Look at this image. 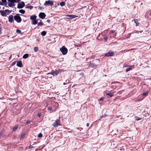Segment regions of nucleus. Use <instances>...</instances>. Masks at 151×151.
<instances>
[{
  "label": "nucleus",
  "instance_id": "obj_1",
  "mask_svg": "<svg viewBox=\"0 0 151 151\" xmlns=\"http://www.w3.org/2000/svg\"><path fill=\"white\" fill-rule=\"evenodd\" d=\"M61 72V71H60V69H58L55 70H51V72L48 73L47 74H51L54 76H57Z\"/></svg>",
  "mask_w": 151,
  "mask_h": 151
},
{
  "label": "nucleus",
  "instance_id": "obj_2",
  "mask_svg": "<svg viewBox=\"0 0 151 151\" xmlns=\"http://www.w3.org/2000/svg\"><path fill=\"white\" fill-rule=\"evenodd\" d=\"M20 15L22 16H24L22 14H17L14 17V19L18 23H20L22 21V19L19 16Z\"/></svg>",
  "mask_w": 151,
  "mask_h": 151
},
{
  "label": "nucleus",
  "instance_id": "obj_3",
  "mask_svg": "<svg viewBox=\"0 0 151 151\" xmlns=\"http://www.w3.org/2000/svg\"><path fill=\"white\" fill-rule=\"evenodd\" d=\"M60 50L63 55H65L68 52V49L65 46H63L60 48Z\"/></svg>",
  "mask_w": 151,
  "mask_h": 151
},
{
  "label": "nucleus",
  "instance_id": "obj_4",
  "mask_svg": "<svg viewBox=\"0 0 151 151\" xmlns=\"http://www.w3.org/2000/svg\"><path fill=\"white\" fill-rule=\"evenodd\" d=\"M8 1L9 2L8 4V6L9 7H13L15 5L14 4L15 2L14 0H8Z\"/></svg>",
  "mask_w": 151,
  "mask_h": 151
},
{
  "label": "nucleus",
  "instance_id": "obj_5",
  "mask_svg": "<svg viewBox=\"0 0 151 151\" xmlns=\"http://www.w3.org/2000/svg\"><path fill=\"white\" fill-rule=\"evenodd\" d=\"M65 18L67 19H70L74 18L77 17V16L75 15H65Z\"/></svg>",
  "mask_w": 151,
  "mask_h": 151
},
{
  "label": "nucleus",
  "instance_id": "obj_6",
  "mask_svg": "<svg viewBox=\"0 0 151 151\" xmlns=\"http://www.w3.org/2000/svg\"><path fill=\"white\" fill-rule=\"evenodd\" d=\"M60 121L57 119L54 122V123L52 124L53 126L54 127H57L59 126H61Z\"/></svg>",
  "mask_w": 151,
  "mask_h": 151
},
{
  "label": "nucleus",
  "instance_id": "obj_7",
  "mask_svg": "<svg viewBox=\"0 0 151 151\" xmlns=\"http://www.w3.org/2000/svg\"><path fill=\"white\" fill-rule=\"evenodd\" d=\"M44 4L45 6H47L48 5L52 6L53 5V1H52L49 0L46 1Z\"/></svg>",
  "mask_w": 151,
  "mask_h": 151
},
{
  "label": "nucleus",
  "instance_id": "obj_8",
  "mask_svg": "<svg viewBox=\"0 0 151 151\" xmlns=\"http://www.w3.org/2000/svg\"><path fill=\"white\" fill-rule=\"evenodd\" d=\"M25 5V3L23 1H21L18 3L17 8L18 9H21L23 8Z\"/></svg>",
  "mask_w": 151,
  "mask_h": 151
},
{
  "label": "nucleus",
  "instance_id": "obj_9",
  "mask_svg": "<svg viewBox=\"0 0 151 151\" xmlns=\"http://www.w3.org/2000/svg\"><path fill=\"white\" fill-rule=\"evenodd\" d=\"M114 53L113 52H108L105 53V56L107 57H111L114 55Z\"/></svg>",
  "mask_w": 151,
  "mask_h": 151
},
{
  "label": "nucleus",
  "instance_id": "obj_10",
  "mask_svg": "<svg viewBox=\"0 0 151 151\" xmlns=\"http://www.w3.org/2000/svg\"><path fill=\"white\" fill-rule=\"evenodd\" d=\"M46 16L45 14L43 12H40L39 15V17L42 19H43Z\"/></svg>",
  "mask_w": 151,
  "mask_h": 151
},
{
  "label": "nucleus",
  "instance_id": "obj_11",
  "mask_svg": "<svg viewBox=\"0 0 151 151\" xmlns=\"http://www.w3.org/2000/svg\"><path fill=\"white\" fill-rule=\"evenodd\" d=\"M9 21L10 23H12L14 21L13 16L12 15H11L9 16L8 18Z\"/></svg>",
  "mask_w": 151,
  "mask_h": 151
},
{
  "label": "nucleus",
  "instance_id": "obj_12",
  "mask_svg": "<svg viewBox=\"0 0 151 151\" xmlns=\"http://www.w3.org/2000/svg\"><path fill=\"white\" fill-rule=\"evenodd\" d=\"M17 65L19 67H22L23 66V65H22V61L21 60H20L17 61Z\"/></svg>",
  "mask_w": 151,
  "mask_h": 151
},
{
  "label": "nucleus",
  "instance_id": "obj_13",
  "mask_svg": "<svg viewBox=\"0 0 151 151\" xmlns=\"http://www.w3.org/2000/svg\"><path fill=\"white\" fill-rule=\"evenodd\" d=\"M0 13H1V15L2 16L6 17V16L7 15L6 12H5V10H4V11L0 10Z\"/></svg>",
  "mask_w": 151,
  "mask_h": 151
},
{
  "label": "nucleus",
  "instance_id": "obj_14",
  "mask_svg": "<svg viewBox=\"0 0 151 151\" xmlns=\"http://www.w3.org/2000/svg\"><path fill=\"white\" fill-rule=\"evenodd\" d=\"M134 65H130L129 66V67L127 68L126 70V72H127L129 70H131L132 68L134 67Z\"/></svg>",
  "mask_w": 151,
  "mask_h": 151
},
{
  "label": "nucleus",
  "instance_id": "obj_15",
  "mask_svg": "<svg viewBox=\"0 0 151 151\" xmlns=\"http://www.w3.org/2000/svg\"><path fill=\"white\" fill-rule=\"evenodd\" d=\"M97 65L94 63H90L89 64V66L93 68H95L97 67Z\"/></svg>",
  "mask_w": 151,
  "mask_h": 151
},
{
  "label": "nucleus",
  "instance_id": "obj_16",
  "mask_svg": "<svg viewBox=\"0 0 151 151\" xmlns=\"http://www.w3.org/2000/svg\"><path fill=\"white\" fill-rule=\"evenodd\" d=\"M25 133H22L20 139L21 140H22L25 137Z\"/></svg>",
  "mask_w": 151,
  "mask_h": 151
},
{
  "label": "nucleus",
  "instance_id": "obj_17",
  "mask_svg": "<svg viewBox=\"0 0 151 151\" xmlns=\"http://www.w3.org/2000/svg\"><path fill=\"white\" fill-rule=\"evenodd\" d=\"M37 16L35 15H33L30 16V19L31 20H33L36 19Z\"/></svg>",
  "mask_w": 151,
  "mask_h": 151
},
{
  "label": "nucleus",
  "instance_id": "obj_18",
  "mask_svg": "<svg viewBox=\"0 0 151 151\" xmlns=\"http://www.w3.org/2000/svg\"><path fill=\"white\" fill-rule=\"evenodd\" d=\"M33 21L32 22V24H37L38 22L37 19H35L33 20Z\"/></svg>",
  "mask_w": 151,
  "mask_h": 151
},
{
  "label": "nucleus",
  "instance_id": "obj_19",
  "mask_svg": "<svg viewBox=\"0 0 151 151\" xmlns=\"http://www.w3.org/2000/svg\"><path fill=\"white\" fill-rule=\"evenodd\" d=\"M18 127V125H16V126H15L13 128V130H12V131L13 132H15L17 129Z\"/></svg>",
  "mask_w": 151,
  "mask_h": 151
},
{
  "label": "nucleus",
  "instance_id": "obj_20",
  "mask_svg": "<svg viewBox=\"0 0 151 151\" xmlns=\"http://www.w3.org/2000/svg\"><path fill=\"white\" fill-rule=\"evenodd\" d=\"M12 11V10H10L8 9L5 10V12H6V13H7V14H10Z\"/></svg>",
  "mask_w": 151,
  "mask_h": 151
},
{
  "label": "nucleus",
  "instance_id": "obj_21",
  "mask_svg": "<svg viewBox=\"0 0 151 151\" xmlns=\"http://www.w3.org/2000/svg\"><path fill=\"white\" fill-rule=\"evenodd\" d=\"M1 2L3 3V5H7V4L6 0H1Z\"/></svg>",
  "mask_w": 151,
  "mask_h": 151
},
{
  "label": "nucleus",
  "instance_id": "obj_22",
  "mask_svg": "<svg viewBox=\"0 0 151 151\" xmlns=\"http://www.w3.org/2000/svg\"><path fill=\"white\" fill-rule=\"evenodd\" d=\"M106 95H108L110 97H111L114 96V94L113 93L109 92L107 93V94H106Z\"/></svg>",
  "mask_w": 151,
  "mask_h": 151
},
{
  "label": "nucleus",
  "instance_id": "obj_23",
  "mask_svg": "<svg viewBox=\"0 0 151 151\" xmlns=\"http://www.w3.org/2000/svg\"><path fill=\"white\" fill-rule=\"evenodd\" d=\"M28 56L29 55L28 54H25L23 55V58L24 59H26L28 57Z\"/></svg>",
  "mask_w": 151,
  "mask_h": 151
},
{
  "label": "nucleus",
  "instance_id": "obj_24",
  "mask_svg": "<svg viewBox=\"0 0 151 151\" xmlns=\"http://www.w3.org/2000/svg\"><path fill=\"white\" fill-rule=\"evenodd\" d=\"M46 34V32L45 31H43L41 32V35L43 36H45Z\"/></svg>",
  "mask_w": 151,
  "mask_h": 151
},
{
  "label": "nucleus",
  "instance_id": "obj_25",
  "mask_svg": "<svg viewBox=\"0 0 151 151\" xmlns=\"http://www.w3.org/2000/svg\"><path fill=\"white\" fill-rule=\"evenodd\" d=\"M43 25V23L42 22L41 20H40V22H39L38 23H37L38 26H39V25L42 26Z\"/></svg>",
  "mask_w": 151,
  "mask_h": 151
},
{
  "label": "nucleus",
  "instance_id": "obj_26",
  "mask_svg": "<svg viewBox=\"0 0 151 151\" xmlns=\"http://www.w3.org/2000/svg\"><path fill=\"white\" fill-rule=\"evenodd\" d=\"M19 12L21 14H24L25 13V11L23 9L20 10L19 11Z\"/></svg>",
  "mask_w": 151,
  "mask_h": 151
},
{
  "label": "nucleus",
  "instance_id": "obj_27",
  "mask_svg": "<svg viewBox=\"0 0 151 151\" xmlns=\"http://www.w3.org/2000/svg\"><path fill=\"white\" fill-rule=\"evenodd\" d=\"M65 2H64V1H63L61 3H60V5L61 6H64L65 5Z\"/></svg>",
  "mask_w": 151,
  "mask_h": 151
},
{
  "label": "nucleus",
  "instance_id": "obj_28",
  "mask_svg": "<svg viewBox=\"0 0 151 151\" xmlns=\"http://www.w3.org/2000/svg\"><path fill=\"white\" fill-rule=\"evenodd\" d=\"M148 92H149L146 91L145 93H142V96H147Z\"/></svg>",
  "mask_w": 151,
  "mask_h": 151
},
{
  "label": "nucleus",
  "instance_id": "obj_29",
  "mask_svg": "<svg viewBox=\"0 0 151 151\" xmlns=\"http://www.w3.org/2000/svg\"><path fill=\"white\" fill-rule=\"evenodd\" d=\"M38 50V47H36L34 48V50L35 52H37Z\"/></svg>",
  "mask_w": 151,
  "mask_h": 151
},
{
  "label": "nucleus",
  "instance_id": "obj_30",
  "mask_svg": "<svg viewBox=\"0 0 151 151\" xmlns=\"http://www.w3.org/2000/svg\"><path fill=\"white\" fill-rule=\"evenodd\" d=\"M26 8H27L29 9H32L33 8V7L32 6H27L26 7Z\"/></svg>",
  "mask_w": 151,
  "mask_h": 151
},
{
  "label": "nucleus",
  "instance_id": "obj_31",
  "mask_svg": "<svg viewBox=\"0 0 151 151\" xmlns=\"http://www.w3.org/2000/svg\"><path fill=\"white\" fill-rule=\"evenodd\" d=\"M135 24H139V23L137 22V20L136 19H134L133 20Z\"/></svg>",
  "mask_w": 151,
  "mask_h": 151
},
{
  "label": "nucleus",
  "instance_id": "obj_32",
  "mask_svg": "<svg viewBox=\"0 0 151 151\" xmlns=\"http://www.w3.org/2000/svg\"><path fill=\"white\" fill-rule=\"evenodd\" d=\"M124 91L123 90H122V91H118L117 93V94H122V93Z\"/></svg>",
  "mask_w": 151,
  "mask_h": 151
},
{
  "label": "nucleus",
  "instance_id": "obj_33",
  "mask_svg": "<svg viewBox=\"0 0 151 151\" xmlns=\"http://www.w3.org/2000/svg\"><path fill=\"white\" fill-rule=\"evenodd\" d=\"M42 136V134L41 133H40L37 136V137H41Z\"/></svg>",
  "mask_w": 151,
  "mask_h": 151
},
{
  "label": "nucleus",
  "instance_id": "obj_34",
  "mask_svg": "<svg viewBox=\"0 0 151 151\" xmlns=\"http://www.w3.org/2000/svg\"><path fill=\"white\" fill-rule=\"evenodd\" d=\"M16 32L18 33H20L21 32V31L19 29H17Z\"/></svg>",
  "mask_w": 151,
  "mask_h": 151
},
{
  "label": "nucleus",
  "instance_id": "obj_35",
  "mask_svg": "<svg viewBox=\"0 0 151 151\" xmlns=\"http://www.w3.org/2000/svg\"><path fill=\"white\" fill-rule=\"evenodd\" d=\"M135 119L137 120H139L141 119L140 118H139L138 117H135Z\"/></svg>",
  "mask_w": 151,
  "mask_h": 151
},
{
  "label": "nucleus",
  "instance_id": "obj_36",
  "mask_svg": "<svg viewBox=\"0 0 151 151\" xmlns=\"http://www.w3.org/2000/svg\"><path fill=\"white\" fill-rule=\"evenodd\" d=\"M108 37L107 36H105L104 37V39L105 41H106L107 40Z\"/></svg>",
  "mask_w": 151,
  "mask_h": 151
},
{
  "label": "nucleus",
  "instance_id": "obj_37",
  "mask_svg": "<svg viewBox=\"0 0 151 151\" xmlns=\"http://www.w3.org/2000/svg\"><path fill=\"white\" fill-rule=\"evenodd\" d=\"M107 116V114H104V115H103L101 117V118L102 117H106Z\"/></svg>",
  "mask_w": 151,
  "mask_h": 151
},
{
  "label": "nucleus",
  "instance_id": "obj_38",
  "mask_svg": "<svg viewBox=\"0 0 151 151\" xmlns=\"http://www.w3.org/2000/svg\"><path fill=\"white\" fill-rule=\"evenodd\" d=\"M41 115V114L40 113H39L37 115V116L39 118L40 117Z\"/></svg>",
  "mask_w": 151,
  "mask_h": 151
},
{
  "label": "nucleus",
  "instance_id": "obj_39",
  "mask_svg": "<svg viewBox=\"0 0 151 151\" xmlns=\"http://www.w3.org/2000/svg\"><path fill=\"white\" fill-rule=\"evenodd\" d=\"M15 3L19 2L21 0H14Z\"/></svg>",
  "mask_w": 151,
  "mask_h": 151
},
{
  "label": "nucleus",
  "instance_id": "obj_40",
  "mask_svg": "<svg viewBox=\"0 0 151 151\" xmlns=\"http://www.w3.org/2000/svg\"><path fill=\"white\" fill-rule=\"evenodd\" d=\"M16 63V61H15V62H13L12 63V64L11 65L12 66L14 65Z\"/></svg>",
  "mask_w": 151,
  "mask_h": 151
},
{
  "label": "nucleus",
  "instance_id": "obj_41",
  "mask_svg": "<svg viewBox=\"0 0 151 151\" xmlns=\"http://www.w3.org/2000/svg\"><path fill=\"white\" fill-rule=\"evenodd\" d=\"M65 82L67 83H68L70 82V81L68 80H66Z\"/></svg>",
  "mask_w": 151,
  "mask_h": 151
},
{
  "label": "nucleus",
  "instance_id": "obj_42",
  "mask_svg": "<svg viewBox=\"0 0 151 151\" xmlns=\"http://www.w3.org/2000/svg\"><path fill=\"white\" fill-rule=\"evenodd\" d=\"M30 122V121H29V120H28L26 122V124L27 125L28 124H29V123Z\"/></svg>",
  "mask_w": 151,
  "mask_h": 151
},
{
  "label": "nucleus",
  "instance_id": "obj_43",
  "mask_svg": "<svg viewBox=\"0 0 151 151\" xmlns=\"http://www.w3.org/2000/svg\"><path fill=\"white\" fill-rule=\"evenodd\" d=\"M47 22H48V23H50V19H47Z\"/></svg>",
  "mask_w": 151,
  "mask_h": 151
},
{
  "label": "nucleus",
  "instance_id": "obj_44",
  "mask_svg": "<svg viewBox=\"0 0 151 151\" xmlns=\"http://www.w3.org/2000/svg\"><path fill=\"white\" fill-rule=\"evenodd\" d=\"M3 134V132H0V137Z\"/></svg>",
  "mask_w": 151,
  "mask_h": 151
},
{
  "label": "nucleus",
  "instance_id": "obj_45",
  "mask_svg": "<svg viewBox=\"0 0 151 151\" xmlns=\"http://www.w3.org/2000/svg\"><path fill=\"white\" fill-rule=\"evenodd\" d=\"M52 109V108L51 107H49L48 109V110H51Z\"/></svg>",
  "mask_w": 151,
  "mask_h": 151
},
{
  "label": "nucleus",
  "instance_id": "obj_46",
  "mask_svg": "<svg viewBox=\"0 0 151 151\" xmlns=\"http://www.w3.org/2000/svg\"><path fill=\"white\" fill-rule=\"evenodd\" d=\"M0 5H3V3H2V2L0 1Z\"/></svg>",
  "mask_w": 151,
  "mask_h": 151
},
{
  "label": "nucleus",
  "instance_id": "obj_47",
  "mask_svg": "<svg viewBox=\"0 0 151 151\" xmlns=\"http://www.w3.org/2000/svg\"><path fill=\"white\" fill-rule=\"evenodd\" d=\"M33 147H34L32 146V145H30L29 147V148H32Z\"/></svg>",
  "mask_w": 151,
  "mask_h": 151
},
{
  "label": "nucleus",
  "instance_id": "obj_48",
  "mask_svg": "<svg viewBox=\"0 0 151 151\" xmlns=\"http://www.w3.org/2000/svg\"><path fill=\"white\" fill-rule=\"evenodd\" d=\"M103 99H104L103 98H101L100 99V101H102L103 100Z\"/></svg>",
  "mask_w": 151,
  "mask_h": 151
},
{
  "label": "nucleus",
  "instance_id": "obj_49",
  "mask_svg": "<svg viewBox=\"0 0 151 151\" xmlns=\"http://www.w3.org/2000/svg\"><path fill=\"white\" fill-rule=\"evenodd\" d=\"M89 124L88 123H87L86 124V126L87 127H88L89 126Z\"/></svg>",
  "mask_w": 151,
  "mask_h": 151
},
{
  "label": "nucleus",
  "instance_id": "obj_50",
  "mask_svg": "<svg viewBox=\"0 0 151 151\" xmlns=\"http://www.w3.org/2000/svg\"><path fill=\"white\" fill-rule=\"evenodd\" d=\"M1 29L0 28V34H1Z\"/></svg>",
  "mask_w": 151,
  "mask_h": 151
},
{
  "label": "nucleus",
  "instance_id": "obj_51",
  "mask_svg": "<svg viewBox=\"0 0 151 151\" xmlns=\"http://www.w3.org/2000/svg\"><path fill=\"white\" fill-rule=\"evenodd\" d=\"M66 84H67V83H66H66L64 82L63 83V84L64 85H65Z\"/></svg>",
  "mask_w": 151,
  "mask_h": 151
},
{
  "label": "nucleus",
  "instance_id": "obj_52",
  "mask_svg": "<svg viewBox=\"0 0 151 151\" xmlns=\"http://www.w3.org/2000/svg\"><path fill=\"white\" fill-rule=\"evenodd\" d=\"M59 4H59V3H58V4H57L58 5H59Z\"/></svg>",
  "mask_w": 151,
  "mask_h": 151
},
{
  "label": "nucleus",
  "instance_id": "obj_53",
  "mask_svg": "<svg viewBox=\"0 0 151 151\" xmlns=\"http://www.w3.org/2000/svg\"><path fill=\"white\" fill-rule=\"evenodd\" d=\"M100 35V34H99V36H98V37H99Z\"/></svg>",
  "mask_w": 151,
  "mask_h": 151
},
{
  "label": "nucleus",
  "instance_id": "obj_54",
  "mask_svg": "<svg viewBox=\"0 0 151 151\" xmlns=\"http://www.w3.org/2000/svg\"><path fill=\"white\" fill-rule=\"evenodd\" d=\"M142 32V31H140V33H141V32Z\"/></svg>",
  "mask_w": 151,
  "mask_h": 151
},
{
  "label": "nucleus",
  "instance_id": "obj_55",
  "mask_svg": "<svg viewBox=\"0 0 151 151\" xmlns=\"http://www.w3.org/2000/svg\"><path fill=\"white\" fill-rule=\"evenodd\" d=\"M4 7H3V9H4Z\"/></svg>",
  "mask_w": 151,
  "mask_h": 151
},
{
  "label": "nucleus",
  "instance_id": "obj_56",
  "mask_svg": "<svg viewBox=\"0 0 151 151\" xmlns=\"http://www.w3.org/2000/svg\"><path fill=\"white\" fill-rule=\"evenodd\" d=\"M151 78H150V80H151Z\"/></svg>",
  "mask_w": 151,
  "mask_h": 151
},
{
  "label": "nucleus",
  "instance_id": "obj_57",
  "mask_svg": "<svg viewBox=\"0 0 151 151\" xmlns=\"http://www.w3.org/2000/svg\"><path fill=\"white\" fill-rule=\"evenodd\" d=\"M1 9V6H0V9Z\"/></svg>",
  "mask_w": 151,
  "mask_h": 151
},
{
  "label": "nucleus",
  "instance_id": "obj_58",
  "mask_svg": "<svg viewBox=\"0 0 151 151\" xmlns=\"http://www.w3.org/2000/svg\"><path fill=\"white\" fill-rule=\"evenodd\" d=\"M150 15H151V13L150 14Z\"/></svg>",
  "mask_w": 151,
  "mask_h": 151
}]
</instances>
